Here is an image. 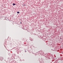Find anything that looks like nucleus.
<instances>
[{"label": "nucleus", "instance_id": "nucleus-2", "mask_svg": "<svg viewBox=\"0 0 63 63\" xmlns=\"http://www.w3.org/2000/svg\"><path fill=\"white\" fill-rule=\"evenodd\" d=\"M17 14H19V12H17Z\"/></svg>", "mask_w": 63, "mask_h": 63}, {"label": "nucleus", "instance_id": "nucleus-1", "mask_svg": "<svg viewBox=\"0 0 63 63\" xmlns=\"http://www.w3.org/2000/svg\"><path fill=\"white\" fill-rule=\"evenodd\" d=\"M13 5L14 6V5H16V4L13 3Z\"/></svg>", "mask_w": 63, "mask_h": 63}]
</instances>
